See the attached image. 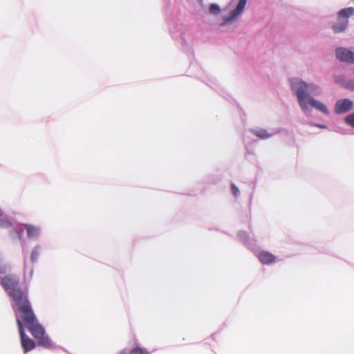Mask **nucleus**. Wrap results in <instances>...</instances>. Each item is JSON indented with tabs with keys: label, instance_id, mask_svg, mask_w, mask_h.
Masks as SVG:
<instances>
[{
	"label": "nucleus",
	"instance_id": "obj_1",
	"mask_svg": "<svg viewBox=\"0 0 354 354\" xmlns=\"http://www.w3.org/2000/svg\"><path fill=\"white\" fill-rule=\"evenodd\" d=\"M7 272V267L0 261V283L8 295L12 299V308L16 317L18 315L23 320L26 327L32 335L37 339L38 344L46 348L54 347L48 336L45 335L44 328L37 322L28 299V291L19 286V278L13 274L1 277Z\"/></svg>",
	"mask_w": 354,
	"mask_h": 354
},
{
	"label": "nucleus",
	"instance_id": "obj_2",
	"mask_svg": "<svg viewBox=\"0 0 354 354\" xmlns=\"http://www.w3.org/2000/svg\"><path fill=\"white\" fill-rule=\"evenodd\" d=\"M290 84L291 91L297 97V102L305 115L308 116L311 114L312 107L324 114H329L327 106L313 97L322 93V88L319 84L308 83L299 78L290 79Z\"/></svg>",
	"mask_w": 354,
	"mask_h": 354
},
{
	"label": "nucleus",
	"instance_id": "obj_3",
	"mask_svg": "<svg viewBox=\"0 0 354 354\" xmlns=\"http://www.w3.org/2000/svg\"><path fill=\"white\" fill-rule=\"evenodd\" d=\"M354 8L348 7L340 10L337 13V21L333 26V30L335 33L344 32L348 26V17L353 15Z\"/></svg>",
	"mask_w": 354,
	"mask_h": 354
},
{
	"label": "nucleus",
	"instance_id": "obj_4",
	"mask_svg": "<svg viewBox=\"0 0 354 354\" xmlns=\"http://www.w3.org/2000/svg\"><path fill=\"white\" fill-rule=\"evenodd\" d=\"M17 324L19 328L21 346L24 351L28 352L31 351L35 347V342L26 335L22 321L20 319L18 315L17 316Z\"/></svg>",
	"mask_w": 354,
	"mask_h": 354
},
{
	"label": "nucleus",
	"instance_id": "obj_5",
	"mask_svg": "<svg viewBox=\"0 0 354 354\" xmlns=\"http://www.w3.org/2000/svg\"><path fill=\"white\" fill-rule=\"evenodd\" d=\"M247 0H239L236 7L230 12V15L223 17V22L219 26L223 27L225 24H231L243 12Z\"/></svg>",
	"mask_w": 354,
	"mask_h": 354
},
{
	"label": "nucleus",
	"instance_id": "obj_6",
	"mask_svg": "<svg viewBox=\"0 0 354 354\" xmlns=\"http://www.w3.org/2000/svg\"><path fill=\"white\" fill-rule=\"evenodd\" d=\"M335 54L340 61L354 64V52L346 48L339 47L336 49Z\"/></svg>",
	"mask_w": 354,
	"mask_h": 354
},
{
	"label": "nucleus",
	"instance_id": "obj_7",
	"mask_svg": "<svg viewBox=\"0 0 354 354\" xmlns=\"http://www.w3.org/2000/svg\"><path fill=\"white\" fill-rule=\"evenodd\" d=\"M353 107V102L349 99L339 100L335 105V112L337 114L345 113Z\"/></svg>",
	"mask_w": 354,
	"mask_h": 354
},
{
	"label": "nucleus",
	"instance_id": "obj_8",
	"mask_svg": "<svg viewBox=\"0 0 354 354\" xmlns=\"http://www.w3.org/2000/svg\"><path fill=\"white\" fill-rule=\"evenodd\" d=\"M251 132L260 139L266 140L278 133L279 131L273 129L270 132H268L267 130L264 129L259 128L257 129H252L251 130Z\"/></svg>",
	"mask_w": 354,
	"mask_h": 354
},
{
	"label": "nucleus",
	"instance_id": "obj_9",
	"mask_svg": "<svg viewBox=\"0 0 354 354\" xmlns=\"http://www.w3.org/2000/svg\"><path fill=\"white\" fill-rule=\"evenodd\" d=\"M259 261L264 264H268L273 262L275 257L270 252H261L259 254Z\"/></svg>",
	"mask_w": 354,
	"mask_h": 354
},
{
	"label": "nucleus",
	"instance_id": "obj_10",
	"mask_svg": "<svg viewBox=\"0 0 354 354\" xmlns=\"http://www.w3.org/2000/svg\"><path fill=\"white\" fill-rule=\"evenodd\" d=\"M24 227L27 230V234L29 238L36 239L39 234V229L30 225H24Z\"/></svg>",
	"mask_w": 354,
	"mask_h": 354
},
{
	"label": "nucleus",
	"instance_id": "obj_11",
	"mask_svg": "<svg viewBox=\"0 0 354 354\" xmlns=\"http://www.w3.org/2000/svg\"><path fill=\"white\" fill-rule=\"evenodd\" d=\"M118 354H149L145 348L136 347L131 351L124 349L121 351Z\"/></svg>",
	"mask_w": 354,
	"mask_h": 354
},
{
	"label": "nucleus",
	"instance_id": "obj_12",
	"mask_svg": "<svg viewBox=\"0 0 354 354\" xmlns=\"http://www.w3.org/2000/svg\"><path fill=\"white\" fill-rule=\"evenodd\" d=\"M40 249V247L38 245L33 248L31 253V262L32 263H35L37 261Z\"/></svg>",
	"mask_w": 354,
	"mask_h": 354
},
{
	"label": "nucleus",
	"instance_id": "obj_13",
	"mask_svg": "<svg viewBox=\"0 0 354 354\" xmlns=\"http://www.w3.org/2000/svg\"><path fill=\"white\" fill-rule=\"evenodd\" d=\"M209 13L216 15L220 12L221 9L218 4L211 3L209 6Z\"/></svg>",
	"mask_w": 354,
	"mask_h": 354
},
{
	"label": "nucleus",
	"instance_id": "obj_14",
	"mask_svg": "<svg viewBox=\"0 0 354 354\" xmlns=\"http://www.w3.org/2000/svg\"><path fill=\"white\" fill-rule=\"evenodd\" d=\"M239 239L245 245H248V247H250V245L248 243V234L245 232L240 231L238 233Z\"/></svg>",
	"mask_w": 354,
	"mask_h": 354
},
{
	"label": "nucleus",
	"instance_id": "obj_15",
	"mask_svg": "<svg viewBox=\"0 0 354 354\" xmlns=\"http://www.w3.org/2000/svg\"><path fill=\"white\" fill-rule=\"evenodd\" d=\"M345 122L349 126L354 127V113L348 115L345 118Z\"/></svg>",
	"mask_w": 354,
	"mask_h": 354
},
{
	"label": "nucleus",
	"instance_id": "obj_16",
	"mask_svg": "<svg viewBox=\"0 0 354 354\" xmlns=\"http://www.w3.org/2000/svg\"><path fill=\"white\" fill-rule=\"evenodd\" d=\"M10 225H11V223L8 218L3 217V218H0V227H8Z\"/></svg>",
	"mask_w": 354,
	"mask_h": 354
},
{
	"label": "nucleus",
	"instance_id": "obj_17",
	"mask_svg": "<svg viewBox=\"0 0 354 354\" xmlns=\"http://www.w3.org/2000/svg\"><path fill=\"white\" fill-rule=\"evenodd\" d=\"M344 86L346 88L354 91V79L346 81L344 84Z\"/></svg>",
	"mask_w": 354,
	"mask_h": 354
},
{
	"label": "nucleus",
	"instance_id": "obj_18",
	"mask_svg": "<svg viewBox=\"0 0 354 354\" xmlns=\"http://www.w3.org/2000/svg\"><path fill=\"white\" fill-rule=\"evenodd\" d=\"M231 189H232V192L233 195L235 197H237L239 195V188L234 183H232Z\"/></svg>",
	"mask_w": 354,
	"mask_h": 354
},
{
	"label": "nucleus",
	"instance_id": "obj_19",
	"mask_svg": "<svg viewBox=\"0 0 354 354\" xmlns=\"http://www.w3.org/2000/svg\"><path fill=\"white\" fill-rule=\"evenodd\" d=\"M24 273L26 274V272L28 271V265H27V261H26V253H25L24 252Z\"/></svg>",
	"mask_w": 354,
	"mask_h": 354
},
{
	"label": "nucleus",
	"instance_id": "obj_20",
	"mask_svg": "<svg viewBox=\"0 0 354 354\" xmlns=\"http://www.w3.org/2000/svg\"><path fill=\"white\" fill-rule=\"evenodd\" d=\"M16 232L18 234L19 238L21 239L23 233V230L19 228L16 230Z\"/></svg>",
	"mask_w": 354,
	"mask_h": 354
},
{
	"label": "nucleus",
	"instance_id": "obj_21",
	"mask_svg": "<svg viewBox=\"0 0 354 354\" xmlns=\"http://www.w3.org/2000/svg\"><path fill=\"white\" fill-rule=\"evenodd\" d=\"M315 126H317V127H319V128H322V129H325V128H326V126H324V125H322V124H315Z\"/></svg>",
	"mask_w": 354,
	"mask_h": 354
},
{
	"label": "nucleus",
	"instance_id": "obj_22",
	"mask_svg": "<svg viewBox=\"0 0 354 354\" xmlns=\"http://www.w3.org/2000/svg\"><path fill=\"white\" fill-rule=\"evenodd\" d=\"M32 272H33V268H32V266H31L30 268V277H32Z\"/></svg>",
	"mask_w": 354,
	"mask_h": 354
},
{
	"label": "nucleus",
	"instance_id": "obj_23",
	"mask_svg": "<svg viewBox=\"0 0 354 354\" xmlns=\"http://www.w3.org/2000/svg\"><path fill=\"white\" fill-rule=\"evenodd\" d=\"M2 215H3V212H2L1 209H0V217L2 216Z\"/></svg>",
	"mask_w": 354,
	"mask_h": 354
},
{
	"label": "nucleus",
	"instance_id": "obj_24",
	"mask_svg": "<svg viewBox=\"0 0 354 354\" xmlns=\"http://www.w3.org/2000/svg\"><path fill=\"white\" fill-rule=\"evenodd\" d=\"M201 1H202L203 0H200Z\"/></svg>",
	"mask_w": 354,
	"mask_h": 354
}]
</instances>
